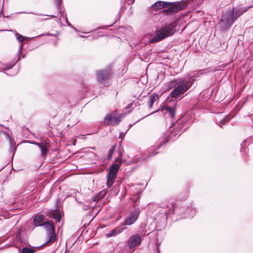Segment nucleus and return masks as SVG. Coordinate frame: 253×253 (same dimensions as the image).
Listing matches in <instances>:
<instances>
[{"mask_svg": "<svg viewBox=\"0 0 253 253\" xmlns=\"http://www.w3.org/2000/svg\"><path fill=\"white\" fill-rule=\"evenodd\" d=\"M192 83L189 78L184 80L180 79V82L175 88L172 91L171 96L172 98H176L180 95L185 93L191 86Z\"/></svg>", "mask_w": 253, "mask_h": 253, "instance_id": "1", "label": "nucleus"}, {"mask_svg": "<svg viewBox=\"0 0 253 253\" xmlns=\"http://www.w3.org/2000/svg\"><path fill=\"white\" fill-rule=\"evenodd\" d=\"M174 26L169 24L159 30L157 35L151 40V42H155L161 41L166 37L171 36L174 33Z\"/></svg>", "mask_w": 253, "mask_h": 253, "instance_id": "2", "label": "nucleus"}, {"mask_svg": "<svg viewBox=\"0 0 253 253\" xmlns=\"http://www.w3.org/2000/svg\"><path fill=\"white\" fill-rule=\"evenodd\" d=\"M233 11L228 9L224 13L220 20L219 25L222 30H226L230 27L235 20L233 18Z\"/></svg>", "mask_w": 253, "mask_h": 253, "instance_id": "3", "label": "nucleus"}, {"mask_svg": "<svg viewBox=\"0 0 253 253\" xmlns=\"http://www.w3.org/2000/svg\"><path fill=\"white\" fill-rule=\"evenodd\" d=\"M41 225L44 227V228H45L48 232V239L47 241L42 246H44L50 242L55 241L56 239V235L55 233V228L52 222L51 221H45L42 223Z\"/></svg>", "mask_w": 253, "mask_h": 253, "instance_id": "4", "label": "nucleus"}, {"mask_svg": "<svg viewBox=\"0 0 253 253\" xmlns=\"http://www.w3.org/2000/svg\"><path fill=\"white\" fill-rule=\"evenodd\" d=\"M117 112L113 111L111 114H108L104 118V121L109 125L113 126L117 125L121 122V120L124 118V115L121 114L119 115H117Z\"/></svg>", "mask_w": 253, "mask_h": 253, "instance_id": "5", "label": "nucleus"}, {"mask_svg": "<svg viewBox=\"0 0 253 253\" xmlns=\"http://www.w3.org/2000/svg\"><path fill=\"white\" fill-rule=\"evenodd\" d=\"M140 210L139 208H136L134 211H131L129 215L126 218L122 225H130L135 223L138 219L139 215Z\"/></svg>", "mask_w": 253, "mask_h": 253, "instance_id": "6", "label": "nucleus"}, {"mask_svg": "<svg viewBox=\"0 0 253 253\" xmlns=\"http://www.w3.org/2000/svg\"><path fill=\"white\" fill-rule=\"evenodd\" d=\"M121 156L120 155L119 157L116 159L114 163L110 168L109 172L108 175L111 176L113 178H116V175L118 170L120 169L121 165Z\"/></svg>", "mask_w": 253, "mask_h": 253, "instance_id": "7", "label": "nucleus"}, {"mask_svg": "<svg viewBox=\"0 0 253 253\" xmlns=\"http://www.w3.org/2000/svg\"><path fill=\"white\" fill-rule=\"evenodd\" d=\"M142 242L141 236L138 234L131 236L127 241V246L130 249H133L138 246Z\"/></svg>", "mask_w": 253, "mask_h": 253, "instance_id": "8", "label": "nucleus"}, {"mask_svg": "<svg viewBox=\"0 0 253 253\" xmlns=\"http://www.w3.org/2000/svg\"><path fill=\"white\" fill-rule=\"evenodd\" d=\"M31 143L37 145L40 148L41 155L44 159H45L50 147L49 144L44 140L42 141L41 142H32Z\"/></svg>", "mask_w": 253, "mask_h": 253, "instance_id": "9", "label": "nucleus"}, {"mask_svg": "<svg viewBox=\"0 0 253 253\" xmlns=\"http://www.w3.org/2000/svg\"><path fill=\"white\" fill-rule=\"evenodd\" d=\"M111 75V71L109 69L98 71L97 72V78L100 83H103L108 80Z\"/></svg>", "mask_w": 253, "mask_h": 253, "instance_id": "10", "label": "nucleus"}, {"mask_svg": "<svg viewBox=\"0 0 253 253\" xmlns=\"http://www.w3.org/2000/svg\"><path fill=\"white\" fill-rule=\"evenodd\" d=\"M186 6L187 4L185 2H178L174 3L172 6L168 7L166 11L168 13H175L184 9Z\"/></svg>", "mask_w": 253, "mask_h": 253, "instance_id": "11", "label": "nucleus"}, {"mask_svg": "<svg viewBox=\"0 0 253 253\" xmlns=\"http://www.w3.org/2000/svg\"><path fill=\"white\" fill-rule=\"evenodd\" d=\"M252 6H248L247 7H241L239 8H232L230 9V10H233V18L235 21L242 14L246 12L248 9L251 8Z\"/></svg>", "mask_w": 253, "mask_h": 253, "instance_id": "12", "label": "nucleus"}, {"mask_svg": "<svg viewBox=\"0 0 253 253\" xmlns=\"http://www.w3.org/2000/svg\"><path fill=\"white\" fill-rule=\"evenodd\" d=\"M171 4L169 2H165L163 1H158L154 3L152 8L155 10L161 9L164 7H168Z\"/></svg>", "mask_w": 253, "mask_h": 253, "instance_id": "13", "label": "nucleus"}, {"mask_svg": "<svg viewBox=\"0 0 253 253\" xmlns=\"http://www.w3.org/2000/svg\"><path fill=\"white\" fill-rule=\"evenodd\" d=\"M126 229V227H119L118 228H116L112 230L110 233H109L108 234H107L106 235V236L107 237L115 236L117 235L118 234L122 232Z\"/></svg>", "mask_w": 253, "mask_h": 253, "instance_id": "14", "label": "nucleus"}, {"mask_svg": "<svg viewBox=\"0 0 253 253\" xmlns=\"http://www.w3.org/2000/svg\"><path fill=\"white\" fill-rule=\"evenodd\" d=\"M179 82L180 79H175L167 83L165 85L167 86V89L169 90L175 87L177 84L179 83Z\"/></svg>", "mask_w": 253, "mask_h": 253, "instance_id": "15", "label": "nucleus"}, {"mask_svg": "<svg viewBox=\"0 0 253 253\" xmlns=\"http://www.w3.org/2000/svg\"><path fill=\"white\" fill-rule=\"evenodd\" d=\"M43 220V216H42L41 215H36L35 217V218L34 219V221H33L34 225H35L36 226H41V225L42 224H41V223H42V221Z\"/></svg>", "mask_w": 253, "mask_h": 253, "instance_id": "16", "label": "nucleus"}, {"mask_svg": "<svg viewBox=\"0 0 253 253\" xmlns=\"http://www.w3.org/2000/svg\"><path fill=\"white\" fill-rule=\"evenodd\" d=\"M158 99V95L156 94H153L150 96L149 102V107H151L154 103Z\"/></svg>", "mask_w": 253, "mask_h": 253, "instance_id": "17", "label": "nucleus"}, {"mask_svg": "<svg viewBox=\"0 0 253 253\" xmlns=\"http://www.w3.org/2000/svg\"><path fill=\"white\" fill-rule=\"evenodd\" d=\"M21 253H34L36 252V250L33 248H28L24 247L21 250H19Z\"/></svg>", "mask_w": 253, "mask_h": 253, "instance_id": "18", "label": "nucleus"}, {"mask_svg": "<svg viewBox=\"0 0 253 253\" xmlns=\"http://www.w3.org/2000/svg\"><path fill=\"white\" fill-rule=\"evenodd\" d=\"M52 216L57 222H60L61 218V213L59 212L53 211L52 213Z\"/></svg>", "mask_w": 253, "mask_h": 253, "instance_id": "19", "label": "nucleus"}, {"mask_svg": "<svg viewBox=\"0 0 253 253\" xmlns=\"http://www.w3.org/2000/svg\"><path fill=\"white\" fill-rule=\"evenodd\" d=\"M116 178H113L111 176L107 175V186L108 187H111L114 182V180Z\"/></svg>", "mask_w": 253, "mask_h": 253, "instance_id": "20", "label": "nucleus"}, {"mask_svg": "<svg viewBox=\"0 0 253 253\" xmlns=\"http://www.w3.org/2000/svg\"><path fill=\"white\" fill-rule=\"evenodd\" d=\"M8 139H9V145H10L9 150L12 152L13 155H14V151H15V150H16V147H14V142H13L12 139L9 136H8Z\"/></svg>", "mask_w": 253, "mask_h": 253, "instance_id": "21", "label": "nucleus"}, {"mask_svg": "<svg viewBox=\"0 0 253 253\" xmlns=\"http://www.w3.org/2000/svg\"><path fill=\"white\" fill-rule=\"evenodd\" d=\"M169 114L171 117H173L175 113V110L172 107H166L165 109Z\"/></svg>", "mask_w": 253, "mask_h": 253, "instance_id": "22", "label": "nucleus"}, {"mask_svg": "<svg viewBox=\"0 0 253 253\" xmlns=\"http://www.w3.org/2000/svg\"><path fill=\"white\" fill-rule=\"evenodd\" d=\"M15 36H16L17 40H18V41H19L20 42H22L25 40V37H23V36L20 35L18 33H16L15 34Z\"/></svg>", "mask_w": 253, "mask_h": 253, "instance_id": "23", "label": "nucleus"}, {"mask_svg": "<svg viewBox=\"0 0 253 253\" xmlns=\"http://www.w3.org/2000/svg\"><path fill=\"white\" fill-rule=\"evenodd\" d=\"M115 149V146H113L109 150L108 154V158L109 159H111L112 158V156L113 155V153L114 152Z\"/></svg>", "mask_w": 253, "mask_h": 253, "instance_id": "24", "label": "nucleus"}, {"mask_svg": "<svg viewBox=\"0 0 253 253\" xmlns=\"http://www.w3.org/2000/svg\"><path fill=\"white\" fill-rule=\"evenodd\" d=\"M148 151L149 152H150L151 153L149 156H154L158 153V152H156V151H154L153 148H150Z\"/></svg>", "mask_w": 253, "mask_h": 253, "instance_id": "25", "label": "nucleus"}, {"mask_svg": "<svg viewBox=\"0 0 253 253\" xmlns=\"http://www.w3.org/2000/svg\"><path fill=\"white\" fill-rule=\"evenodd\" d=\"M180 210V207H178L177 206H174L173 207V213H178L179 211Z\"/></svg>", "mask_w": 253, "mask_h": 253, "instance_id": "26", "label": "nucleus"}, {"mask_svg": "<svg viewBox=\"0 0 253 253\" xmlns=\"http://www.w3.org/2000/svg\"><path fill=\"white\" fill-rule=\"evenodd\" d=\"M195 211L194 210H191V213L189 215H188L187 217H193L194 215H195Z\"/></svg>", "mask_w": 253, "mask_h": 253, "instance_id": "27", "label": "nucleus"}, {"mask_svg": "<svg viewBox=\"0 0 253 253\" xmlns=\"http://www.w3.org/2000/svg\"><path fill=\"white\" fill-rule=\"evenodd\" d=\"M15 63H14L13 64L10 65L9 66H7L6 67H4L3 68V69L4 70H8L9 69H10L13 65H14Z\"/></svg>", "mask_w": 253, "mask_h": 253, "instance_id": "28", "label": "nucleus"}, {"mask_svg": "<svg viewBox=\"0 0 253 253\" xmlns=\"http://www.w3.org/2000/svg\"><path fill=\"white\" fill-rule=\"evenodd\" d=\"M83 208V209L84 210H88L89 209V207L88 206H87V205H84Z\"/></svg>", "mask_w": 253, "mask_h": 253, "instance_id": "29", "label": "nucleus"}, {"mask_svg": "<svg viewBox=\"0 0 253 253\" xmlns=\"http://www.w3.org/2000/svg\"><path fill=\"white\" fill-rule=\"evenodd\" d=\"M57 5H59L61 4L62 0H55Z\"/></svg>", "mask_w": 253, "mask_h": 253, "instance_id": "30", "label": "nucleus"}, {"mask_svg": "<svg viewBox=\"0 0 253 253\" xmlns=\"http://www.w3.org/2000/svg\"><path fill=\"white\" fill-rule=\"evenodd\" d=\"M125 133H122L121 134H120L119 137L122 138L125 136Z\"/></svg>", "mask_w": 253, "mask_h": 253, "instance_id": "31", "label": "nucleus"}, {"mask_svg": "<svg viewBox=\"0 0 253 253\" xmlns=\"http://www.w3.org/2000/svg\"><path fill=\"white\" fill-rule=\"evenodd\" d=\"M22 47H23V45L21 44L20 46V48H19V51L18 52V54H19L20 53V52H21V50L22 49Z\"/></svg>", "mask_w": 253, "mask_h": 253, "instance_id": "32", "label": "nucleus"}, {"mask_svg": "<svg viewBox=\"0 0 253 253\" xmlns=\"http://www.w3.org/2000/svg\"><path fill=\"white\" fill-rule=\"evenodd\" d=\"M225 124V122L224 121H221L220 122V125H224Z\"/></svg>", "mask_w": 253, "mask_h": 253, "instance_id": "33", "label": "nucleus"}, {"mask_svg": "<svg viewBox=\"0 0 253 253\" xmlns=\"http://www.w3.org/2000/svg\"><path fill=\"white\" fill-rule=\"evenodd\" d=\"M207 70L208 71L206 72V73H207V72H211V71H213V72H214V71H215L216 70V69H213V70H210V71H209V69H207Z\"/></svg>", "mask_w": 253, "mask_h": 253, "instance_id": "34", "label": "nucleus"}, {"mask_svg": "<svg viewBox=\"0 0 253 253\" xmlns=\"http://www.w3.org/2000/svg\"><path fill=\"white\" fill-rule=\"evenodd\" d=\"M189 211H190V209H187V210H186V211H185L186 213H188L189 212Z\"/></svg>", "mask_w": 253, "mask_h": 253, "instance_id": "35", "label": "nucleus"}, {"mask_svg": "<svg viewBox=\"0 0 253 253\" xmlns=\"http://www.w3.org/2000/svg\"><path fill=\"white\" fill-rule=\"evenodd\" d=\"M46 35H48V36H53V35L51 34H47Z\"/></svg>", "mask_w": 253, "mask_h": 253, "instance_id": "36", "label": "nucleus"}, {"mask_svg": "<svg viewBox=\"0 0 253 253\" xmlns=\"http://www.w3.org/2000/svg\"><path fill=\"white\" fill-rule=\"evenodd\" d=\"M168 141V139H166V141L164 142V143H166V142H167Z\"/></svg>", "mask_w": 253, "mask_h": 253, "instance_id": "37", "label": "nucleus"}, {"mask_svg": "<svg viewBox=\"0 0 253 253\" xmlns=\"http://www.w3.org/2000/svg\"><path fill=\"white\" fill-rule=\"evenodd\" d=\"M50 16H51L52 17H56L55 16H53V15H50Z\"/></svg>", "mask_w": 253, "mask_h": 253, "instance_id": "38", "label": "nucleus"}, {"mask_svg": "<svg viewBox=\"0 0 253 253\" xmlns=\"http://www.w3.org/2000/svg\"><path fill=\"white\" fill-rule=\"evenodd\" d=\"M162 145V144L159 145V148L160 147H161V146Z\"/></svg>", "mask_w": 253, "mask_h": 253, "instance_id": "39", "label": "nucleus"}, {"mask_svg": "<svg viewBox=\"0 0 253 253\" xmlns=\"http://www.w3.org/2000/svg\"><path fill=\"white\" fill-rule=\"evenodd\" d=\"M252 7H253V6H251Z\"/></svg>", "mask_w": 253, "mask_h": 253, "instance_id": "40", "label": "nucleus"}, {"mask_svg": "<svg viewBox=\"0 0 253 253\" xmlns=\"http://www.w3.org/2000/svg\"><path fill=\"white\" fill-rule=\"evenodd\" d=\"M19 253H21L20 252H19Z\"/></svg>", "mask_w": 253, "mask_h": 253, "instance_id": "41", "label": "nucleus"}]
</instances>
